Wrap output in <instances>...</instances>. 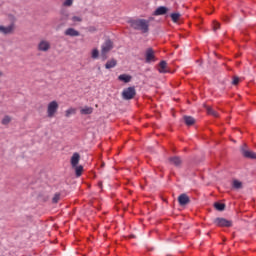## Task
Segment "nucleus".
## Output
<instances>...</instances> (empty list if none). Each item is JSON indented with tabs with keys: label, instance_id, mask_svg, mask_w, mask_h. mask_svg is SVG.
<instances>
[{
	"label": "nucleus",
	"instance_id": "1",
	"mask_svg": "<svg viewBox=\"0 0 256 256\" xmlns=\"http://www.w3.org/2000/svg\"><path fill=\"white\" fill-rule=\"evenodd\" d=\"M149 23L150 20L146 19H136L130 21V27L135 31H141L142 33H149Z\"/></svg>",
	"mask_w": 256,
	"mask_h": 256
},
{
	"label": "nucleus",
	"instance_id": "2",
	"mask_svg": "<svg viewBox=\"0 0 256 256\" xmlns=\"http://www.w3.org/2000/svg\"><path fill=\"white\" fill-rule=\"evenodd\" d=\"M115 47L111 39H106L104 43L101 45V51H100V59L101 61H107L109 58V53L111 50Z\"/></svg>",
	"mask_w": 256,
	"mask_h": 256
},
{
	"label": "nucleus",
	"instance_id": "3",
	"mask_svg": "<svg viewBox=\"0 0 256 256\" xmlns=\"http://www.w3.org/2000/svg\"><path fill=\"white\" fill-rule=\"evenodd\" d=\"M59 111V102L57 100H53L48 103L47 105V117L48 119H53L57 115V112Z\"/></svg>",
	"mask_w": 256,
	"mask_h": 256
},
{
	"label": "nucleus",
	"instance_id": "4",
	"mask_svg": "<svg viewBox=\"0 0 256 256\" xmlns=\"http://www.w3.org/2000/svg\"><path fill=\"white\" fill-rule=\"evenodd\" d=\"M37 51L40 53H49V51H51V41L41 39L37 44Z\"/></svg>",
	"mask_w": 256,
	"mask_h": 256
},
{
	"label": "nucleus",
	"instance_id": "5",
	"mask_svg": "<svg viewBox=\"0 0 256 256\" xmlns=\"http://www.w3.org/2000/svg\"><path fill=\"white\" fill-rule=\"evenodd\" d=\"M135 95H137L135 87H128L122 92V97L125 101H130V99H134Z\"/></svg>",
	"mask_w": 256,
	"mask_h": 256
},
{
	"label": "nucleus",
	"instance_id": "6",
	"mask_svg": "<svg viewBox=\"0 0 256 256\" xmlns=\"http://www.w3.org/2000/svg\"><path fill=\"white\" fill-rule=\"evenodd\" d=\"M213 223L216 227H231L233 225V222L221 217L215 218Z\"/></svg>",
	"mask_w": 256,
	"mask_h": 256
},
{
	"label": "nucleus",
	"instance_id": "7",
	"mask_svg": "<svg viewBox=\"0 0 256 256\" xmlns=\"http://www.w3.org/2000/svg\"><path fill=\"white\" fill-rule=\"evenodd\" d=\"M15 31V25L10 24L9 26H0V33L3 35H11Z\"/></svg>",
	"mask_w": 256,
	"mask_h": 256
},
{
	"label": "nucleus",
	"instance_id": "8",
	"mask_svg": "<svg viewBox=\"0 0 256 256\" xmlns=\"http://www.w3.org/2000/svg\"><path fill=\"white\" fill-rule=\"evenodd\" d=\"M146 63H151V61H155V51L152 50V48H148L146 50Z\"/></svg>",
	"mask_w": 256,
	"mask_h": 256
},
{
	"label": "nucleus",
	"instance_id": "9",
	"mask_svg": "<svg viewBox=\"0 0 256 256\" xmlns=\"http://www.w3.org/2000/svg\"><path fill=\"white\" fill-rule=\"evenodd\" d=\"M79 161H81V155L79 153L75 152L70 160L71 166L72 167H77L79 165Z\"/></svg>",
	"mask_w": 256,
	"mask_h": 256
},
{
	"label": "nucleus",
	"instance_id": "10",
	"mask_svg": "<svg viewBox=\"0 0 256 256\" xmlns=\"http://www.w3.org/2000/svg\"><path fill=\"white\" fill-rule=\"evenodd\" d=\"M64 35H66V37H79L80 33L74 28H67L64 31Z\"/></svg>",
	"mask_w": 256,
	"mask_h": 256
},
{
	"label": "nucleus",
	"instance_id": "11",
	"mask_svg": "<svg viewBox=\"0 0 256 256\" xmlns=\"http://www.w3.org/2000/svg\"><path fill=\"white\" fill-rule=\"evenodd\" d=\"M242 155L247 159H256V153L253 151L245 150V148L241 149Z\"/></svg>",
	"mask_w": 256,
	"mask_h": 256
},
{
	"label": "nucleus",
	"instance_id": "12",
	"mask_svg": "<svg viewBox=\"0 0 256 256\" xmlns=\"http://www.w3.org/2000/svg\"><path fill=\"white\" fill-rule=\"evenodd\" d=\"M189 196H187V194H181L178 197V203H180V205L185 206L189 203Z\"/></svg>",
	"mask_w": 256,
	"mask_h": 256
},
{
	"label": "nucleus",
	"instance_id": "13",
	"mask_svg": "<svg viewBox=\"0 0 256 256\" xmlns=\"http://www.w3.org/2000/svg\"><path fill=\"white\" fill-rule=\"evenodd\" d=\"M167 11H169V9H167V7L165 6H160L158 7L155 12L154 15L159 16V15H165L167 14Z\"/></svg>",
	"mask_w": 256,
	"mask_h": 256
},
{
	"label": "nucleus",
	"instance_id": "14",
	"mask_svg": "<svg viewBox=\"0 0 256 256\" xmlns=\"http://www.w3.org/2000/svg\"><path fill=\"white\" fill-rule=\"evenodd\" d=\"M183 120L185 125H187L188 127H191V125H195V118L191 116H184Z\"/></svg>",
	"mask_w": 256,
	"mask_h": 256
},
{
	"label": "nucleus",
	"instance_id": "15",
	"mask_svg": "<svg viewBox=\"0 0 256 256\" xmlns=\"http://www.w3.org/2000/svg\"><path fill=\"white\" fill-rule=\"evenodd\" d=\"M114 67H117V61L115 58L108 60L105 64V69H113Z\"/></svg>",
	"mask_w": 256,
	"mask_h": 256
},
{
	"label": "nucleus",
	"instance_id": "16",
	"mask_svg": "<svg viewBox=\"0 0 256 256\" xmlns=\"http://www.w3.org/2000/svg\"><path fill=\"white\" fill-rule=\"evenodd\" d=\"M159 73H167V62L166 61H161L159 63V69H158Z\"/></svg>",
	"mask_w": 256,
	"mask_h": 256
},
{
	"label": "nucleus",
	"instance_id": "17",
	"mask_svg": "<svg viewBox=\"0 0 256 256\" xmlns=\"http://www.w3.org/2000/svg\"><path fill=\"white\" fill-rule=\"evenodd\" d=\"M81 115H91L93 113V107L85 106L80 110Z\"/></svg>",
	"mask_w": 256,
	"mask_h": 256
},
{
	"label": "nucleus",
	"instance_id": "18",
	"mask_svg": "<svg viewBox=\"0 0 256 256\" xmlns=\"http://www.w3.org/2000/svg\"><path fill=\"white\" fill-rule=\"evenodd\" d=\"M170 163H172V165H175V167H181V163H183L181 161V158L179 157H172L170 158Z\"/></svg>",
	"mask_w": 256,
	"mask_h": 256
},
{
	"label": "nucleus",
	"instance_id": "19",
	"mask_svg": "<svg viewBox=\"0 0 256 256\" xmlns=\"http://www.w3.org/2000/svg\"><path fill=\"white\" fill-rule=\"evenodd\" d=\"M72 167H73V169H75L76 177H81V175H83V166L77 165V166H72Z\"/></svg>",
	"mask_w": 256,
	"mask_h": 256
},
{
	"label": "nucleus",
	"instance_id": "20",
	"mask_svg": "<svg viewBox=\"0 0 256 256\" xmlns=\"http://www.w3.org/2000/svg\"><path fill=\"white\" fill-rule=\"evenodd\" d=\"M119 81H123L124 83H129L131 81V76L127 75V74H121L118 77Z\"/></svg>",
	"mask_w": 256,
	"mask_h": 256
},
{
	"label": "nucleus",
	"instance_id": "21",
	"mask_svg": "<svg viewBox=\"0 0 256 256\" xmlns=\"http://www.w3.org/2000/svg\"><path fill=\"white\" fill-rule=\"evenodd\" d=\"M206 111L208 115H212V117H219V113L209 106L206 107Z\"/></svg>",
	"mask_w": 256,
	"mask_h": 256
},
{
	"label": "nucleus",
	"instance_id": "22",
	"mask_svg": "<svg viewBox=\"0 0 256 256\" xmlns=\"http://www.w3.org/2000/svg\"><path fill=\"white\" fill-rule=\"evenodd\" d=\"M75 113H77V109H75V108H68L65 111V117L69 118V117H71V115H75Z\"/></svg>",
	"mask_w": 256,
	"mask_h": 256
},
{
	"label": "nucleus",
	"instance_id": "23",
	"mask_svg": "<svg viewBox=\"0 0 256 256\" xmlns=\"http://www.w3.org/2000/svg\"><path fill=\"white\" fill-rule=\"evenodd\" d=\"M214 207L217 211H225V204L216 202Z\"/></svg>",
	"mask_w": 256,
	"mask_h": 256
},
{
	"label": "nucleus",
	"instance_id": "24",
	"mask_svg": "<svg viewBox=\"0 0 256 256\" xmlns=\"http://www.w3.org/2000/svg\"><path fill=\"white\" fill-rule=\"evenodd\" d=\"M180 17H181L180 13H172L171 14V19L174 23H177V21H179Z\"/></svg>",
	"mask_w": 256,
	"mask_h": 256
},
{
	"label": "nucleus",
	"instance_id": "25",
	"mask_svg": "<svg viewBox=\"0 0 256 256\" xmlns=\"http://www.w3.org/2000/svg\"><path fill=\"white\" fill-rule=\"evenodd\" d=\"M92 59H99V49L94 48L91 52Z\"/></svg>",
	"mask_w": 256,
	"mask_h": 256
},
{
	"label": "nucleus",
	"instance_id": "26",
	"mask_svg": "<svg viewBox=\"0 0 256 256\" xmlns=\"http://www.w3.org/2000/svg\"><path fill=\"white\" fill-rule=\"evenodd\" d=\"M241 187H243V183H241V181H239V180H234L233 181V188L234 189H241Z\"/></svg>",
	"mask_w": 256,
	"mask_h": 256
},
{
	"label": "nucleus",
	"instance_id": "27",
	"mask_svg": "<svg viewBox=\"0 0 256 256\" xmlns=\"http://www.w3.org/2000/svg\"><path fill=\"white\" fill-rule=\"evenodd\" d=\"M11 123V118L9 116H5L2 119V125H9Z\"/></svg>",
	"mask_w": 256,
	"mask_h": 256
},
{
	"label": "nucleus",
	"instance_id": "28",
	"mask_svg": "<svg viewBox=\"0 0 256 256\" xmlns=\"http://www.w3.org/2000/svg\"><path fill=\"white\" fill-rule=\"evenodd\" d=\"M61 199V194L57 193L54 195V197L52 198V202L53 203H59V200Z\"/></svg>",
	"mask_w": 256,
	"mask_h": 256
},
{
	"label": "nucleus",
	"instance_id": "29",
	"mask_svg": "<svg viewBox=\"0 0 256 256\" xmlns=\"http://www.w3.org/2000/svg\"><path fill=\"white\" fill-rule=\"evenodd\" d=\"M71 5H73V0H65L63 2L64 7H71Z\"/></svg>",
	"mask_w": 256,
	"mask_h": 256
},
{
	"label": "nucleus",
	"instance_id": "30",
	"mask_svg": "<svg viewBox=\"0 0 256 256\" xmlns=\"http://www.w3.org/2000/svg\"><path fill=\"white\" fill-rule=\"evenodd\" d=\"M73 23H81V21H83V19H81V17L79 16H74L71 18Z\"/></svg>",
	"mask_w": 256,
	"mask_h": 256
},
{
	"label": "nucleus",
	"instance_id": "31",
	"mask_svg": "<svg viewBox=\"0 0 256 256\" xmlns=\"http://www.w3.org/2000/svg\"><path fill=\"white\" fill-rule=\"evenodd\" d=\"M220 27H221V24H219V22H217V21H214V23H213L214 31H217V29H219Z\"/></svg>",
	"mask_w": 256,
	"mask_h": 256
},
{
	"label": "nucleus",
	"instance_id": "32",
	"mask_svg": "<svg viewBox=\"0 0 256 256\" xmlns=\"http://www.w3.org/2000/svg\"><path fill=\"white\" fill-rule=\"evenodd\" d=\"M233 85H239V77H234L232 81Z\"/></svg>",
	"mask_w": 256,
	"mask_h": 256
},
{
	"label": "nucleus",
	"instance_id": "33",
	"mask_svg": "<svg viewBox=\"0 0 256 256\" xmlns=\"http://www.w3.org/2000/svg\"><path fill=\"white\" fill-rule=\"evenodd\" d=\"M98 186L100 187V189H103V182H99Z\"/></svg>",
	"mask_w": 256,
	"mask_h": 256
},
{
	"label": "nucleus",
	"instance_id": "34",
	"mask_svg": "<svg viewBox=\"0 0 256 256\" xmlns=\"http://www.w3.org/2000/svg\"><path fill=\"white\" fill-rule=\"evenodd\" d=\"M130 239H135V235H130Z\"/></svg>",
	"mask_w": 256,
	"mask_h": 256
},
{
	"label": "nucleus",
	"instance_id": "35",
	"mask_svg": "<svg viewBox=\"0 0 256 256\" xmlns=\"http://www.w3.org/2000/svg\"><path fill=\"white\" fill-rule=\"evenodd\" d=\"M3 77V71H0V78Z\"/></svg>",
	"mask_w": 256,
	"mask_h": 256
},
{
	"label": "nucleus",
	"instance_id": "36",
	"mask_svg": "<svg viewBox=\"0 0 256 256\" xmlns=\"http://www.w3.org/2000/svg\"><path fill=\"white\" fill-rule=\"evenodd\" d=\"M65 17H69V14H66Z\"/></svg>",
	"mask_w": 256,
	"mask_h": 256
}]
</instances>
